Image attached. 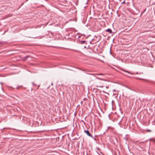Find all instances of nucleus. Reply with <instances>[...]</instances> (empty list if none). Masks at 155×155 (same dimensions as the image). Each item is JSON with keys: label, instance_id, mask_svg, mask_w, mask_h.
Wrapping results in <instances>:
<instances>
[{"label": "nucleus", "instance_id": "f257e3e1", "mask_svg": "<svg viewBox=\"0 0 155 155\" xmlns=\"http://www.w3.org/2000/svg\"><path fill=\"white\" fill-rule=\"evenodd\" d=\"M84 132L86 134L89 136L91 137L92 138H93V136L90 134L89 131L88 130H84Z\"/></svg>", "mask_w": 155, "mask_h": 155}, {"label": "nucleus", "instance_id": "f03ea898", "mask_svg": "<svg viewBox=\"0 0 155 155\" xmlns=\"http://www.w3.org/2000/svg\"><path fill=\"white\" fill-rule=\"evenodd\" d=\"M30 57V56H27L23 58L22 59V60L23 61H26V60H27V58H29Z\"/></svg>", "mask_w": 155, "mask_h": 155}, {"label": "nucleus", "instance_id": "7ed1b4c3", "mask_svg": "<svg viewBox=\"0 0 155 155\" xmlns=\"http://www.w3.org/2000/svg\"><path fill=\"white\" fill-rule=\"evenodd\" d=\"M79 42L80 43V44H87L86 41H80Z\"/></svg>", "mask_w": 155, "mask_h": 155}, {"label": "nucleus", "instance_id": "20e7f679", "mask_svg": "<svg viewBox=\"0 0 155 155\" xmlns=\"http://www.w3.org/2000/svg\"><path fill=\"white\" fill-rule=\"evenodd\" d=\"M105 31L106 32H109L110 33H112V30L111 29H110V28H109V29H108L106 30H105Z\"/></svg>", "mask_w": 155, "mask_h": 155}, {"label": "nucleus", "instance_id": "39448f33", "mask_svg": "<svg viewBox=\"0 0 155 155\" xmlns=\"http://www.w3.org/2000/svg\"><path fill=\"white\" fill-rule=\"evenodd\" d=\"M96 87H104V86H102V85H99V86H96Z\"/></svg>", "mask_w": 155, "mask_h": 155}, {"label": "nucleus", "instance_id": "423d86ee", "mask_svg": "<svg viewBox=\"0 0 155 155\" xmlns=\"http://www.w3.org/2000/svg\"><path fill=\"white\" fill-rule=\"evenodd\" d=\"M135 78L137 79H141V80H144V79H142V78H137V77H136ZM144 80L146 81H147V80Z\"/></svg>", "mask_w": 155, "mask_h": 155}, {"label": "nucleus", "instance_id": "0eeeda50", "mask_svg": "<svg viewBox=\"0 0 155 155\" xmlns=\"http://www.w3.org/2000/svg\"><path fill=\"white\" fill-rule=\"evenodd\" d=\"M123 71L124 72H127L128 73H130L128 71Z\"/></svg>", "mask_w": 155, "mask_h": 155}, {"label": "nucleus", "instance_id": "6e6552de", "mask_svg": "<svg viewBox=\"0 0 155 155\" xmlns=\"http://www.w3.org/2000/svg\"><path fill=\"white\" fill-rule=\"evenodd\" d=\"M22 86H18L16 88V89H18V87H22Z\"/></svg>", "mask_w": 155, "mask_h": 155}, {"label": "nucleus", "instance_id": "1a4fd4ad", "mask_svg": "<svg viewBox=\"0 0 155 155\" xmlns=\"http://www.w3.org/2000/svg\"><path fill=\"white\" fill-rule=\"evenodd\" d=\"M121 73L122 74H124L125 75H127H127H126L125 73H123V72H121Z\"/></svg>", "mask_w": 155, "mask_h": 155}, {"label": "nucleus", "instance_id": "9d476101", "mask_svg": "<svg viewBox=\"0 0 155 155\" xmlns=\"http://www.w3.org/2000/svg\"><path fill=\"white\" fill-rule=\"evenodd\" d=\"M32 84L33 85H36L35 84H34V83L33 82H32Z\"/></svg>", "mask_w": 155, "mask_h": 155}, {"label": "nucleus", "instance_id": "9b49d317", "mask_svg": "<svg viewBox=\"0 0 155 155\" xmlns=\"http://www.w3.org/2000/svg\"><path fill=\"white\" fill-rule=\"evenodd\" d=\"M147 130L149 132H151V130Z\"/></svg>", "mask_w": 155, "mask_h": 155}, {"label": "nucleus", "instance_id": "f8f14e48", "mask_svg": "<svg viewBox=\"0 0 155 155\" xmlns=\"http://www.w3.org/2000/svg\"><path fill=\"white\" fill-rule=\"evenodd\" d=\"M109 127H108V129H107L106 130V131H107L108 130V129H109Z\"/></svg>", "mask_w": 155, "mask_h": 155}, {"label": "nucleus", "instance_id": "ddd939ff", "mask_svg": "<svg viewBox=\"0 0 155 155\" xmlns=\"http://www.w3.org/2000/svg\"><path fill=\"white\" fill-rule=\"evenodd\" d=\"M125 3V2H124V1L123 2H122V3Z\"/></svg>", "mask_w": 155, "mask_h": 155}, {"label": "nucleus", "instance_id": "4468645a", "mask_svg": "<svg viewBox=\"0 0 155 155\" xmlns=\"http://www.w3.org/2000/svg\"><path fill=\"white\" fill-rule=\"evenodd\" d=\"M106 88H108V87L107 86H106Z\"/></svg>", "mask_w": 155, "mask_h": 155}, {"label": "nucleus", "instance_id": "2eb2a0df", "mask_svg": "<svg viewBox=\"0 0 155 155\" xmlns=\"http://www.w3.org/2000/svg\"><path fill=\"white\" fill-rule=\"evenodd\" d=\"M113 91H115V90H113Z\"/></svg>", "mask_w": 155, "mask_h": 155}, {"label": "nucleus", "instance_id": "dca6fc26", "mask_svg": "<svg viewBox=\"0 0 155 155\" xmlns=\"http://www.w3.org/2000/svg\"><path fill=\"white\" fill-rule=\"evenodd\" d=\"M39 86H40V85H38V88H39Z\"/></svg>", "mask_w": 155, "mask_h": 155}, {"label": "nucleus", "instance_id": "f3484780", "mask_svg": "<svg viewBox=\"0 0 155 155\" xmlns=\"http://www.w3.org/2000/svg\"><path fill=\"white\" fill-rule=\"evenodd\" d=\"M136 74H139L138 72H137Z\"/></svg>", "mask_w": 155, "mask_h": 155}, {"label": "nucleus", "instance_id": "a211bd4d", "mask_svg": "<svg viewBox=\"0 0 155 155\" xmlns=\"http://www.w3.org/2000/svg\"><path fill=\"white\" fill-rule=\"evenodd\" d=\"M143 142H140V143H143Z\"/></svg>", "mask_w": 155, "mask_h": 155}, {"label": "nucleus", "instance_id": "6ab92c4d", "mask_svg": "<svg viewBox=\"0 0 155 155\" xmlns=\"http://www.w3.org/2000/svg\"><path fill=\"white\" fill-rule=\"evenodd\" d=\"M1 44V43L0 42V45Z\"/></svg>", "mask_w": 155, "mask_h": 155}, {"label": "nucleus", "instance_id": "aec40b11", "mask_svg": "<svg viewBox=\"0 0 155 155\" xmlns=\"http://www.w3.org/2000/svg\"><path fill=\"white\" fill-rule=\"evenodd\" d=\"M1 84H2V83H1Z\"/></svg>", "mask_w": 155, "mask_h": 155}]
</instances>
